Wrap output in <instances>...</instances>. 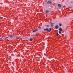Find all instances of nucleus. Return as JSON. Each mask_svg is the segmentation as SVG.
Masks as SVG:
<instances>
[{
    "instance_id": "obj_8",
    "label": "nucleus",
    "mask_w": 73,
    "mask_h": 73,
    "mask_svg": "<svg viewBox=\"0 0 73 73\" xmlns=\"http://www.w3.org/2000/svg\"><path fill=\"white\" fill-rule=\"evenodd\" d=\"M46 13H49V10H46Z\"/></svg>"
},
{
    "instance_id": "obj_7",
    "label": "nucleus",
    "mask_w": 73,
    "mask_h": 73,
    "mask_svg": "<svg viewBox=\"0 0 73 73\" xmlns=\"http://www.w3.org/2000/svg\"><path fill=\"white\" fill-rule=\"evenodd\" d=\"M9 36L11 37V38L13 37V35H10Z\"/></svg>"
},
{
    "instance_id": "obj_15",
    "label": "nucleus",
    "mask_w": 73,
    "mask_h": 73,
    "mask_svg": "<svg viewBox=\"0 0 73 73\" xmlns=\"http://www.w3.org/2000/svg\"><path fill=\"white\" fill-rule=\"evenodd\" d=\"M38 28H39V29H41V27L40 26H39L38 27Z\"/></svg>"
},
{
    "instance_id": "obj_16",
    "label": "nucleus",
    "mask_w": 73,
    "mask_h": 73,
    "mask_svg": "<svg viewBox=\"0 0 73 73\" xmlns=\"http://www.w3.org/2000/svg\"><path fill=\"white\" fill-rule=\"evenodd\" d=\"M59 25H60V26H61V25H61V24L60 23L59 24Z\"/></svg>"
},
{
    "instance_id": "obj_4",
    "label": "nucleus",
    "mask_w": 73,
    "mask_h": 73,
    "mask_svg": "<svg viewBox=\"0 0 73 73\" xmlns=\"http://www.w3.org/2000/svg\"><path fill=\"white\" fill-rule=\"evenodd\" d=\"M58 7L59 8H60V7H61V5H60V4H58Z\"/></svg>"
},
{
    "instance_id": "obj_21",
    "label": "nucleus",
    "mask_w": 73,
    "mask_h": 73,
    "mask_svg": "<svg viewBox=\"0 0 73 73\" xmlns=\"http://www.w3.org/2000/svg\"><path fill=\"white\" fill-rule=\"evenodd\" d=\"M66 9H69V8H66Z\"/></svg>"
},
{
    "instance_id": "obj_13",
    "label": "nucleus",
    "mask_w": 73,
    "mask_h": 73,
    "mask_svg": "<svg viewBox=\"0 0 73 73\" xmlns=\"http://www.w3.org/2000/svg\"><path fill=\"white\" fill-rule=\"evenodd\" d=\"M59 34H58V33H57L56 34V36H59Z\"/></svg>"
},
{
    "instance_id": "obj_2",
    "label": "nucleus",
    "mask_w": 73,
    "mask_h": 73,
    "mask_svg": "<svg viewBox=\"0 0 73 73\" xmlns=\"http://www.w3.org/2000/svg\"><path fill=\"white\" fill-rule=\"evenodd\" d=\"M47 4H52V2H50V1H48V2L47 3Z\"/></svg>"
},
{
    "instance_id": "obj_6",
    "label": "nucleus",
    "mask_w": 73,
    "mask_h": 73,
    "mask_svg": "<svg viewBox=\"0 0 73 73\" xmlns=\"http://www.w3.org/2000/svg\"><path fill=\"white\" fill-rule=\"evenodd\" d=\"M55 28L56 29H57L58 28V26H57V25H56L55 26Z\"/></svg>"
},
{
    "instance_id": "obj_22",
    "label": "nucleus",
    "mask_w": 73,
    "mask_h": 73,
    "mask_svg": "<svg viewBox=\"0 0 73 73\" xmlns=\"http://www.w3.org/2000/svg\"><path fill=\"white\" fill-rule=\"evenodd\" d=\"M45 2H47V1H46V0L45 1Z\"/></svg>"
},
{
    "instance_id": "obj_5",
    "label": "nucleus",
    "mask_w": 73,
    "mask_h": 73,
    "mask_svg": "<svg viewBox=\"0 0 73 73\" xmlns=\"http://www.w3.org/2000/svg\"><path fill=\"white\" fill-rule=\"evenodd\" d=\"M38 31V29H36L35 30H34L33 31V32H36V31Z\"/></svg>"
},
{
    "instance_id": "obj_10",
    "label": "nucleus",
    "mask_w": 73,
    "mask_h": 73,
    "mask_svg": "<svg viewBox=\"0 0 73 73\" xmlns=\"http://www.w3.org/2000/svg\"><path fill=\"white\" fill-rule=\"evenodd\" d=\"M50 23H51V25H53L54 24V23H52V22H50Z\"/></svg>"
},
{
    "instance_id": "obj_11",
    "label": "nucleus",
    "mask_w": 73,
    "mask_h": 73,
    "mask_svg": "<svg viewBox=\"0 0 73 73\" xmlns=\"http://www.w3.org/2000/svg\"><path fill=\"white\" fill-rule=\"evenodd\" d=\"M46 27H49V25H46Z\"/></svg>"
},
{
    "instance_id": "obj_14",
    "label": "nucleus",
    "mask_w": 73,
    "mask_h": 73,
    "mask_svg": "<svg viewBox=\"0 0 73 73\" xmlns=\"http://www.w3.org/2000/svg\"><path fill=\"white\" fill-rule=\"evenodd\" d=\"M3 40V39L1 38H0V41H1Z\"/></svg>"
},
{
    "instance_id": "obj_1",
    "label": "nucleus",
    "mask_w": 73,
    "mask_h": 73,
    "mask_svg": "<svg viewBox=\"0 0 73 73\" xmlns=\"http://www.w3.org/2000/svg\"><path fill=\"white\" fill-rule=\"evenodd\" d=\"M51 30H52V28H49V29L47 28H46V29H44V31H46L47 32L49 33L51 31Z\"/></svg>"
},
{
    "instance_id": "obj_18",
    "label": "nucleus",
    "mask_w": 73,
    "mask_h": 73,
    "mask_svg": "<svg viewBox=\"0 0 73 73\" xmlns=\"http://www.w3.org/2000/svg\"><path fill=\"white\" fill-rule=\"evenodd\" d=\"M35 36H38V35H37V34H36V35H35Z\"/></svg>"
},
{
    "instance_id": "obj_3",
    "label": "nucleus",
    "mask_w": 73,
    "mask_h": 73,
    "mask_svg": "<svg viewBox=\"0 0 73 73\" xmlns=\"http://www.w3.org/2000/svg\"><path fill=\"white\" fill-rule=\"evenodd\" d=\"M29 41H33V39L31 38L29 40Z\"/></svg>"
},
{
    "instance_id": "obj_12",
    "label": "nucleus",
    "mask_w": 73,
    "mask_h": 73,
    "mask_svg": "<svg viewBox=\"0 0 73 73\" xmlns=\"http://www.w3.org/2000/svg\"><path fill=\"white\" fill-rule=\"evenodd\" d=\"M59 33L60 34H61V32L60 31H59Z\"/></svg>"
},
{
    "instance_id": "obj_20",
    "label": "nucleus",
    "mask_w": 73,
    "mask_h": 73,
    "mask_svg": "<svg viewBox=\"0 0 73 73\" xmlns=\"http://www.w3.org/2000/svg\"><path fill=\"white\" fill-rule=\"evenodd\" d=\"M17 38V39H19V38Z\"/></svg>"
},
{
    "instance_id": "obj_9",
    "label": "nucleus",
    "mask_w": 73,
    "mask_h": 73,
    "mask_svg": "<svg viewBox=\"0 0 73 73\" xmlns=\"http://www.w3.org/2000/svg\"><path fill=\"white\" fill-rule=\"evenodd\" d=\"M59 30L60 31H62V29H61V28H59Z\"/></svg>"
},
{
    "instance_id": "obj_17",
    "label": "nucleus",
    "mask_w": 73,
    "mask_h": 73,
    "mask_svg": "<svg viewBox=\"0 0 73 73\" xmlns=\"http://www.w3.org/2000/svg\"><path fill=\"white\" fill-rule=\"evenodd\" d=\"M51 27H53V25H52L51 26Z\"/></svg>"
},
{
    "instance_id": "obj_19",
    "label": "nucleus",
    "mask_w": 73,
    "mask_h": 73,
    "mask_svg": "<svg viewBox=\"0 0 73 73\" xmlns=\"http://www.w3.org/2000/svg\"><path fill=\"white\" fill-rule=\"evenodd\" d=\"M7 41H9V40H8V39H7Z\"/></svg>"
}]
</instances>
